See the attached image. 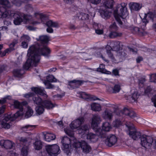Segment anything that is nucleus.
Returning <instances> with one entry per match:
<instances>
[{
    "mask_svg": "<svg viewBox=\"0 0 156 156\" xmlns=\"http://www.w3.org/2000/svg\"><path fill=\"white\" fill-rule=\"evenodd\" d=\"M37 40L41 44H40L37 43L29 48L27 54L29 58L23 65L26 69H28L32 66H36L40 62L41 55L48 57L50 56L51 50L47 45L50 40V37L46 35H41Z\"/></svg>",
    "mask_w": 156,
    "mask_h": 156,
    "instance_id": "1",
    "label": "nucleus"
},
{
    "mask_svg": "<svg viewBox=\"0 0 156 156\" xmlns=\"http://www.w3.org/2000/svg\"><path fill=\"white\" fill-rule=\"evenodd\" d=\"M0 2L4 6L0 8V18H5L8 16H13L14 23L16 25H19L22 22L25 23H30V20L32 18L31 16L26 15L20 12L14 13L13 11L6 9V8H9L12 6V4L8 0H0Z\"/></svg>",
    "mask_w": 156,
    "mask_h": 156,
    "instance_id": "2",
    "label": "nucleus"
},
{
    "mask_svg": "<svg viewBox=\"0 0 156 156\" xmlns=\"http://www.w3.org/2000/svg\"><path fill=\"white\" fill-rule=\"evenodd\" d=\"M126 5L127 4L124 3H122L120 5L117 6L116 10L114 11V14L115 19L120 25L122 24L120 18L123 19V16L127 13Z\"/></svg>",
    "mask_w": 156,
    "mask_h": 156,
    "instance_id": "3",
    "label": "nucleus"
},
{
    "mask_svg": "<svg viewBox=\"0 0 156 156\" xmlns=\"http://www.w3.org/2000/svg\"><path fill=\"white\" fill-rule=\"evenodd\" d=\"M31 90L35 93V94L32 98V100L34 104L37 105H42L43 101L42 99L37 95L38 94L44 96L45 95L44 89L41 87H32L31 88Z\"/></svg>",
    "mask_w": 156,
    "mask_h": 156,
    "instance_id": "4",
    "label": "nucleus"
},
{
    "mask_svg": "<svg viewBox=\"0 0 156 156\" xmlns=\"http://www.w3.org/2000/svg\"><path fill=\"white\" fill-rule=\"evenodd\" d=\"M125 125L129 130L128 134L134 140H137L141 136V133L136 131L132 123L129 122H126Z\"/></svg>",
    "mask_w": 156,
    "mask_h": 156,
    "instance_id": "5",
    "label": "nucleus"
},
{
    "mask_svg": "<svg viewBox=\"0 0 156 156\" xmlns=\"http://www.w3.org/2000/svg\"><path fill=\"white\" fill-rule=\"evenodd\" d=\"M102 128L97 129H96V134L100 138L104 139L106 138L107 134L106 132L110 131L112 128L111 124L108 122H105L103 123L102 126Z\"/></svg>",
    "mask_w": 156,
    "mask_h": 156,
    "instance_id": "6",
    "label": "nucleus"
},
{
    "mask_svg": "<svg viewBox=\"0 0 156 156\" xmlns=\"http://www.w3.org/2000/svg\"><path fill=\"white\" fill-rule=\"evenodd\" d=\"M45 149L47 153L50 156H56L60 153L59 147L56 144L47 145Z\"/></svg>",
    "mask_w": 156,
    "mask_h": 156,
    "instance_id": "7",
    "label": "nucleus"
},
{
    "mask_svg": "<svg viewBox=\"0 0 156 156\" xmlns=\"http://www.w3.org/2000/svg\"><path fill=\"white\" fill-rule=\"evenodd\" d=\"M153 141V138L149 136L144 135L141 138V145L146 148L149 147L152 144H155V147L156 148V141H155L154 143Z\"/></svg>",
    "mask_w": 156,
    "mask_h": 156,
    "instance_id": "8",
    "label": "nucleus"
},
{
    "mask_svg": "<svg viewBox=\"0 0 156 156\" xmlns=\"http://www.w3.org/2000/svg\"><path fill=\"white\" fill-rule=\"evenodd\" d=\"M14 115L8 114L5 115L4 118L1 121L0 124V128L8 129L10 127V122L14 120Z\"/></svg>",
    "mask_w": 156,
    "mask_h": 156,
    "instance_id": "9",
    "label": "nucleus"
},
{
    "mask_svg": "<svg viewBox=\"0 0 156 156\" xmlns=\"http://www.w3.org/2000/svg\"><path fill=\"white\" fill-rule=\"evenodd\" d=\"M14 107L15 108L19 109V110L17 111V112L13 115L14 118L16 119L19 116L23 115V108L22 104L17 101H14Z\"/></svg>",
    "mask_w": 156,
    "mask_h": 156,
    "instance_id": "10",
    "label": "nucleus"
},
{
    "mask_svg": "<svg viewBox=\"0 0 156 156\" xmlns=\"http://www.w3.org/2000/svg\"><path fill=\"white\" fill-rule=\"evenodd\" d=\"M105 141V144L109 147H111L115 144L117 141V138L114 135H110L106 137Z\"/></svg>",
    "mask_w": 156,
    "mask_h": 156,
    "instance_id": "11",
    "label": "nucleus"
},
{
    "mask_svg": "<svg viewBox=\"0 0 156 156\" xmlns=\"http://www.w3.org/2000/svg\"><path fill=\"white\" fill-rule=\"evenodd\" d=\"M84 82L83 80H73L69 82L68 87L71 89L78 88Z\"/></svg>",
    "mask_w": 156,
    "mask_h": 156,
    "instance_id": "12",
    "label": "nucleus"
},
{
    "mask_svg": "<svg viewBox=\"0 0 156 156\" xmlns=\"http://www.w3.org/2000/svg\"><path fill=\"white\" fill-rule=\"evenodd\" d=\"M80 97L83 99L90 101H95L97 100H101L93 95H90L87 94L86 92H81L79 93Z\"/></svg>",
    "mask_w": 156,
    "mask_h": 156,
    "instance_id": "13",
    "label": "nucleus"
},
{
    "mask_svg": "<svg viewBox=\"0 0 156 156\" xmlns=\"http://www.w3.org/2000/svg\"><path fill=\"white\" fill-rule=\"evenodd\" d=\"M46 24L48 27V28L47 29V31L49 33H52L53 32V30L51 27H59L58 24L57 22H53L51 20L47 22Z\"/></svg>",
    "mask_w": 156,
    "mask_h": 156,
    "instance_id": "14",
    "label": "nucleus"
},
{
    "mask_svg": "<svg viewBox=\"0 0 156 156\" xmlns=\"http://www.w3.org/2000/svg\"><path fill=\"white\" fill-rule=\"evenodd\" d=\"M101 121L100 116L98 114L93 115L92 119L91 125L92 127L97 129L98 124Z\"/></svg>",
    "mask_w": 156,
    "mask_h": 156,
    "instance_id": "15",
    "label": "nucleus"
},
{
    "mask_svg": "<svg viewBox=\"0 0 156 156\" xmlns=\"http://www.w3.org/2000/svg\"><path fill=\"white\" fill-rule=\"evenodd\" d=\"M84 120L83 118H80L72 122L70 125V127L72 129H76L84 122Z\"/></svg>",
    "mask_w": 156,
    "mask_h": 156,
    "instance_id": "16",
    "label": "nucleus"
},
{
    "mask_svg": "<svg viewBox=\"0 0 156 156\" xmlns=\"http://www.w3.org/2000/svg\"><path fill=\"white\" fill-rule=\"evenodd\" d=\"M14 144L13 143L12 141L9 140H2L0 141V145L2 147L7 149H12Z\"/></svg>",
    "mask_w": 156,
    "mask_h": 156,
    "instance_id": "17",
    "label": "nucleus"
},
{
    "mask_svg": "<svg viewBox=\"0 0 156 156\" xmlns=\"http://www.w3.org/2000/svg\"><path fill=\"white\" fill-rule=\"evenodd\" d=\"M18 43V40L14 39L11 43L9 45V48H7L2 52L1 54L2 56H4L5 55L6 53H9L12 51L14 50V47L15 45Z\"/></svg>",
    "mask_w": 156,
    "mask_h": 156,
    "instance_id": "18",
    "label": "nucleus"
},
{
    "mask_svg": "<svg viewBox=\"0 0 156 156\" xmlns=\"http://www.w3.org/2000/svg\"><path fill=\"white\" fill-rule=\"evenodd\" d=\"M35 15L36 17L38 19V22L34 21L32 23L33 25L40 23L41 22H42L44 23L48 19L47 16L42 14L36 13L35 14Z\"/></svg>",
    "mask_w": 156,
    "mask_h": 156,
    "instance_id": "19",
    "label": "nucleus"
},
{
    "mask_svg": "<svg viewBox=\"0 0 156 156\" xmlns=\"http://www.w3.org/2000/svg\"><path fill=\"white\" fill-rule=\"evenodd\" d=\"M41 105L44 108H46L47 109H52L55 106V105L51 101L49 100H45L43 101Z\"/></svg>",
    "mask_w": 156,
    "mask_h": 156,
    "instance_id": "20",
    "label": "nucleus"
},
{
    "mask_svg": "<svg viewBox=\"0 0 156 156\" xmlns=\"http://www.w3.org/2000/svg\"><path fill=\"white\" fill-rule=\"evenodd\" d=\"M43 134L44 137L45 141L50 142L52 140H54L55 138V136L53 134L49 133L47 132H43Z\"/></svg>",
    "mask_w": 156,
    "mask_h": 156,
    "instance_id": "21",
    "label": "nucleus"
},
{
    "mask_svg": "<svg viewBox=\"0 0 156 156\" xmlns=\"http://www.w3.org/2000/svg\"><path fill=\"white\" fill-rule=\"evenodd\" d=\"M129 5L131 10L138 11L139 10L142 6L141 4L135 3L131 2L129 4Z\"/></svg>",
    "mask_w": 156,
    "mask_h": 156,
    "instance_id": "22",
    "label": "nucleus"
},
{
    "mask_svg": "<svg viewBox=\"0 0 156 156\" xmlns=\"http://www.w3.org/2000/svg\"><path fill=\"white\" fill-rule=\"evenodd\" d=\"M81 149L83 151L86 153H88L91 151V148L90 146L85 141H82Z\"/></svg>",
    "mask_w": 156,
    "mask_h": 156,
    "instance_id": "23",
    "label": "nucleus"
},
{
    "mask_svg": "<svg viewBox=\"0 0 156 156\" xmlns=\"http://www.w3.org/2000/svg\"><path fill=\"white\" fill-rule=\"evenodd\" d=\"M120 43L119 41H113L111 42L110 45L112 47L113 50L118 51L120 49Z\"/></svg>",
    "mask_w": 156,
    "mask_h": 156,
    "instance_id": "24",
    "label": "nucleus"
},
{
    "mask_svg": "<svg viewBox=\"0 0 156 156\" xmlns=\"http://www.w3.org/2000/svg\"><path fill=\"white\" fill-rule=\"evenodd\" d=\"M98 137H100L96 134H95L92 133H89L87 135V138L93 142L96 141L98 139Z\"/></svg>",
    "mask_w": 156,
    "mask_h": 156,
    "instance_id": "25",
    "label": "nucleus"
},
{
    "mask_svg": "<svg viewBox=\"0 0 156 156\" xmlns=\"http://www.w3.org/2000/svg\"><path fill=\"white\" fill-rule=\"evenodd\" d=\"M102 116L105 119L111 120L113 116L112 112L109 110L106 109L103 112Z\"/></svg>",
    "mask_w": 156,
    "mask_h": 156,
    "instance_id": "26",
    "label": "nucleus"
},
{
    "mask_svg": "<svg viewBox=\"0 0 156 156\" xmlns=\"http://www.w3.org/2000/svg\"><path fill=\"white\" fill-rule=\"evenodd\" d=\"M120 86L118 84H116L113 87H108L107 90L109 92L113 93H116L120 91Z\"/></svg>",
    "mask_w": 156,
    "mask_h": 156,
    "instance_id": "27",
    "label": "nucleus"
},
{
    "mask_svg": "<svg viewBox=\"0 0 156 156\" xmlns=\"http://www.w3.org/2000/svg\"><path fill=\"white\" fill-rule=\"evenodd\" d=\"M102 2L104 6L107 8H112L113 6V0H103Z\"/></svg>",
    "mask_w": 156,
    "mask_h": 156,
    "instance_id": "28",
    "label": "nucleus"
},
{
    "mask_svg": "<svg viewBox=\"0 0 156 156\" xmlns=\"http://www.w3.org/2000/svg\"><path fill=\"white\" fill-rule=\"evenodd\" d=\"M88 125L87 124L84 125L78 129V133L82 135H84L86 133V132L88 130Z\"/></svg>",
    "mask_w": 156,
    "mask_h": 156,
    "instance_id": "29",
    "label": "nucleus"
},
{
    "mask_svg": "<svg viewBox=\"0 0 156 156\" xmlns=\"http://www.w3.org/2000/svg\"><path fill=\"white\" fill-rule=\"evenodd\" d=\"M91 109L94 111H100L101 110L100 105L95 103H93L90 105Z\"/></svg>",
    "mask_w": 156,
    "mask_h": 156,
    "instance_id": "30",
    "label": "nucleus"
},
{
    "mask_svg": "<svg viewBox=\"0 0 156 156\" xmlns=\"http://www.w3.org/2000/svg\"><path fill=\"white\" fill-rule=\"evenodd\" d=\"M24 73L23 69H15L13 71V74L15 76L17 77H21Z\"/></svg>",
    "mask_w": 156,
    "mask_h": 156,
    "instance_id": "31",
    "label": "nucleus"
},
{
    "mask_svg": "<svg viewBox=\"0 0 156 156\" xmlns=\"http://www.w3.org/2000/svg\"><path fill=\"white\" fill-rule=\"evenodd\" d=\"M34 149L37 150H39L42 148V143L40 140L36 141L34 143Z\"/></svg>",
    "mask_w": 156,
    "mask_h": 156,
    "instance_id": "32",
    "label": "nucleus"
},
{
    "mask_svg": "<svg viewBox=\"0 0 156 156\" xmlns=\"http://www.w3.org/2000/svg\"><path fill=\"white\" fill-rule=\"evenodd\" d=\"M100 14L102 17L105 19L107 18L110 15L109 12L107 10H101L100 11Z\"/></svg>",
    "mask_w": 156,
    "mask_h": 156,
    "instance_id": "33",
    "label": "nucleus"
},
{
    "mask_svg": "<svg viewBox=\"0 0 156 156\" xmlns=\"http://www.w3.org/2000/svg\"><path fill=\"white\" fill-rule=\"evenodd\" d=\"M122 35L121 33H118L116 32H111L109 34V37L111 38H114L118 37H120Z\"/></svg>",
    "mask_w": 156,
    "mask_h": 156,
    "instance_id": "34",
    "label": "nucleus"
},
{
    "mask_svg": "<svg viewBox=\"0 0 156 156\" xmlns=\"http://www.w3.org/2000/svg\"><path fill=\"white\" fill-rule=\"evenodd\" d=\"M44 108L41 105L37 106L35 108V110L37 113L39 115L42 114L44 111Z\"/></svg>",
    "mask_w": 156,
    "mask_h": 156,
    "instance_id": "35",
    "label": "nucleus"
},
{
    "mask_svg": "<svg viewBox=\"0 0 156 156\" xmlns=\"http://www.w3.org/2000/svg\"><path fill=\"white\" fill-rule=\"evenodd\" d=\"M138 98V96L137 92H134L132 95H129L128 97V98L130 99V101L131 102H133L136 101Z\"/></svg>",
    "mask_w": 156,
    "mask_h": 156,
    "instance_id": "36",
    "label": "nucleus"
},
{
    "mask_svg": "<svg viewBox=\"0 0 156 156\" xmlns=\"http://www.w3.org/2000/svg\"><path fill=\"white\" fill-rule=\"evenodd\" d=\"M34 111L32 108L30 107H28L27 108V111L26 113L25 117L26 118L31 116L33 114Z\"/></svg>",
    "mask_w": 156,
    "mask_h": 156,
    "instance_id": "37",
    "label": "nucleus"
},
{
    "mask_svg": "<svg viewBox=\"0 0 156 156\" xmlns=\"http://www.w3.org/2000/svg\"><path fill=\"white\" fill-rule=\"evenodd\" d=\"M150 18L151 19V17L150 16L149 13L147 14H145L144 18L142 19L143 25L145 27L147 24L148 23V18Z\"/></svg>",
    "mask_w": 156,
    "mask_h": 156,
    "instance_id": "38",
    "label": "nucleus"
},
{
    "mask_svg": "<svg viewBox=\"0 0 156 156\" xmlns=\"http://www.w3.org/2000/svg\"><path fill=\"white\" fill-rule=\"evenodd\" d=\"M117 55L120 60H123L125 59L126 54L124 51L121 50L117 52Z\"/></svg>",
    "mask_w": 156,
    "mask_h": 156,
    "instance_id": "39",
    "label": "nucleus"
},
{
    "mask_svg": "<svg viewBox=\"0 0 156 156\" xmlns=\"http://www.w3.org/2000/svg\"><path fill=\"white\" fill-rule=\"evenodd\" d=\"M28 152V148L27 146H24L21 151V155L22 156H27Z\"/></svg>",
    "mask_w": 156,
    "mask_h": 156,
    "instance_id": "40",
    "label": "nucleus"
},
{
    "mask_svg": "<svg viewBox=\"0 0 156 156\" xmlns=\"http://www.w3.org/2000/svg\"><path fill=\"white\" fill-rule=\"evenodd\" d=\"M47 81L45 82H57V80L52 75H49L47 77Z\"/></svg>",
    "mask_w": 156,
    "mask_h": 156,
    "instance_id": "41",
    "label": "nucleus"
},
{
    "mask_svg": "<svg viewBox=\"0 0 156 156\" xmlns=\"http://www.w3.org/2000/svg\"><path fill=\"white\" fill-rule=\"evenodd\" d=\"M35 126L32 125H27L21 127V129L23 131L27 130H30L32 129L33 128L35 127Z\"/></svg>",
    "mask_w": 156,
    "mask_h": 156,
    "instance_id": "42",
    "label": "nucleus"
},
{
    "mask_svg": "<svg viewBox=\"0 0 156 156\" xmlns=\"http://www.w3.org/2000/svg\"><path fill=\"white\" fill-rule=\"evenodd\" d=\"M62 144L63 146L62 149L64 152L67 154V155H68L70 152L69 149L70 144Z\"/></svg>",
    "mask_w": 156,
    "mask_h": 156,
    "instance_id": "43",
    "label": "nucleus"
},
{
    "mask_svg": "<svg viewBox=\"0 0 156 156\" xmlns=\"http://www.w3.org/2000/svg\"><path fill=\"white\" fill-rule=\"evenodd\" d=\"M107 53L109 57L111 59L113 62L115 63L117 62V61L113 56V55L111 51H108Z\"/></svg>",
    "mask_w": 156,
    "mask_h": 156,
    "instance_id": "44",
    "label": "nucleus"
},
{
    "mask_svg": "<svg viewBox=\"0 0 156 156\" xmlns=\"http://www.w3.org/2000/svg\"><path fill=\"white\" fill-rule=\"evenodd\" d=\"M62 144H70L71 141L70 139L67 137H64L62 140Z\"/></svg>",
    "mask_w": 156,
    "mask_h": 156,
    "instance_id": "45",
    "label": "nucleus"
},
{
    "mask_svg": "<svg viewBox=\"0 0 156 156\" xmlns=\"http://www.w3.org/2000/svg\"><path fill=\"white\" fill-rule=\"evenodd\" d=\"M152 90V89L150 86H148L145 90L144 93L145 94L147 95L148 97H149L151 94V92Z\"/></svg>",
    "mask_w": 156,
    "mask_h": 156,
    "instance_id": "46",
    "label": "nucleus"
},
{
    "mask_svg": "<svg viewBox=\"0 0 156 156\" xmlns=\"http://www.w3.org/2000/svg\"><path fill=\"white\" fill-rule=\"evenodd\" d=\"M130 29L133 34H138L139 32V28L137 27H131Z\"/></svg>",
    "mask_w": 156,
    "mask_h": 156,
    "instance_id": "47",
    "label": "nucleus"
},
{
    "mask_svg": "<svg viewBox=\"0 0 156 156\" xmlns=\"http://www.w3.org/2000/svg\"><path fill=\"white\" fill-rule=\"evenodd\" d=\"M21 40L24 41L28 42L30 40V38L27 35H23L21 37Z\"/></svg>",
    "mask_w": 156,
    "mask_h": 156,
    "instance_id": "48",
    "label": "nucleus"
},
{
    "mask_svg": "<svg viewBox=\"0 0 156 156\" xmlns=\"http://www.w3.org/2000/svg\"><path fill=\"white\" fill-rule=\"evenodd\" d=\"M82 144V141L81 142H75L73 145V147L76 148H79L80 147L81 148Z\"/></svg>",
    "mask_w": 156,
    "mask_h": 156,
    "instance_id": "49",
    "label": "nucleus"
},
{
    "mask_svg": "<svg viewBox=\"0 0 156 156\" xmlns=\"http://www.w3.org/2000/svg\"><path fill=\"white\" fill-rule=\"evenodd\" d=\"M64 131L69 136L71 137H73L74 136L73 132L70 129H65Z\"/></svg>",
    "mask_w": 156,
    "mask_h": 156,
    "instance_id": "50",
    "label": "nucleus"
},
{
    "mask_svg": "<svg viewBox=\"0 0 156 156\" xmlns=\"http://www.w3.org/2000/svg\"><path fill=\"white\" fill-rule=\"evenodd\" d=\"M150 80L151 82L156 83V74L150 75Z\"/></svg>",
    "mask_w": 156,
    "mask_h": 156,
    "instance_id": "51",
    "label": "nucleus"
},
{
    "mask_svg": "<svg viewBox=\"0 0 156 156\" xmlns=\"http://www.w3.org/2000/svg\"><path fill=\"white\" fill-rule=\"evenodd\" d=\"M122 122L119 119H117L114 122L113 124L114 126L115 127H118L120 125H121Z\"/></svg>",
    "mask_w": 156,
    "mask_h": 156,
    "instance_id": "52",
    "label": "nucleus"
},
{
    "mask_svg": "<svg viewBox=\"0 0 156 156\" xmlns=\"http://www.w3.org/2000/svg\"><path fill=\"white\" fill-rule=\"evenodd\" d=\"M105 70V66L103 64L100 65L99 67L97 69V71L99 72L103 73Z\"/></svg>",
    "mask_w": 156,
    "mask_h": 156,
    "instance_id": "53",
    "label": "nucleus"
},
{
    "mask_svg": "<svg viewBox=\"0 0 156 156\" xmlns=\"http://www.w3.org/2000/svg\"><path fill=\"white\" fill-rule=\"evenodd\" d=\"M130 111L127 108H124L122 111H121V113L126 115H129Z\"/></svg>",
    "mask_w": 156,
    "mask_h": 156,
    "instance_id": "54",
    "label": "nucleus"
},
{
    "mask_svg": "<svg viewBox=\"0 0 156 156\" xmlns=\"http://www.w3.org/2000/svg\"><path fill=\"white\" fill-rule=\"evenodd\" d=\"M12 2L16 6H19L21 5L22 2L20 0H12Z\"/></svg>",
    "mask_w": 156,
    "mask_h": 156,
    "instance_id": "55",
    "label": "nucleus"
},
{
    "mask_svg": "<svg viewBox=\"0 0 156 156\" xmlns=\"http://www.w3.org/2000/svg\"><path fill=\"white\" fill-rule=\"evenodd\" d=\"M44 84L46 86L47 89H52L54 87L53 85L50 83V82H44Z\"/></svg>",
    "mask_w": 156,
    "mask_h": 156,
    "instance_id": "56",
    "label": "nucleus"
},
{
    "mask_svg": "<svg viewBox=\"0 0 156 156\" xmlns=\"http://www.w3.org/2000/svg\"><path fill=\"white\" fill-rule=\"evenodd\" d=\"M35 93L33 92H29L24 95V97L26 98H29L32 97V98L34 96Z\"/></svg>",
    "mask_w": 156,
    "mask_h": 156,
    "instance_id": "57",
    "label": "nucleus"
},
{
    "mask_svg": "<svg viewBox=\"0 0 156 156\" xmlns=\"http://www.w3.org/2000/svg\"><path fill=\"white\" fill-rule=\"evenodd\" d=\"M145 27L143 28V29H139V32L138 34H142L143 35H144L145 34H146V32L145 31Z\"/></svg>",
    "mask_w": 156,
    "mask_h": 156,
    "instance_id": "58",
    "label": "nucleus"
},
{
    "mask_svg": "<svg viewBox=\"0 0 156 156\" xmlns=\"http://www.w3.org/2000/svg\"><path fill=\"white\" fill-rule=\"evenodd\" d=\"M89 18V15L87 14L83 13L81 19L82 20H87Z\"/></svg>",
    "mask_w": 156,
    "mask_h": 156,
    "instance_id": "59",
    "label": "nucleus"
},
{
    "mask_svg": "<svg viewBox=\"0 0 156 156\" xmlns=\"http://www.w3.org/2000/svg\"><path fill=\"white\" fill-rule=\"evenodd\" d=\"M128 116L131 118H133L136 116V115L133 111H131Z\"/></svg>",
    "mask_w": 156,
    "mask_h": 156,
    "instance_id": "60",
    "label": "nucleus"
},
{
    "mask_svg": "<svg viewBox=\"0 0 156 156\" xmlns=\"http://www.w3.org/2000/svg\"><path fill=\"white\" fill-rule=\"evenodd\" d=\"M27 42L25 41H23L22 42L21 44V46L23 48H27L28 47Z\"/></svg>",
    "mask_w": 156,
    "mask_h": 156,
    "instance_id": "61",
    "label": "nucleus"
},
{
    "mask_svg": "<svg viewBox=\"0 0 156 156\" xmlns=\"http://www.w3.org/2000/svg\"><path fill=\"white\" fill-rule=\"evenodd\" d=\"M95 30L96 33L98 34H101L103 33V30L101 29H96Z\"/></svg>",
    "mask_w": 156,
    "mask_h": 156,
    "instance_id": "62",
    "label": "nucleus"
},
{
    "mask_svg": "<svg viewBox=\"0 0 156 156\" xmlns=\"http://www.w3.org/2000/svg\"><path fill=\"white\" fill-rule=\"evenodd\" d=\"M106 49L107 51V53L108 51H111L113 50L112 47L110 45H107L106 47Z\"/></svg>",
    "mask_w": 156,
    "mask_h": 156,
    "instance_id": "63",
    "label": "nucleus"
},
{
    "mask_svg": "<svg viewBox=\"0 0 156 156\" xmlns=\"http://www.w3.org/2000/svg\"><path fill=\"white\" fill-rule=\"evenodd\" d=\"M151 100L154 103V106L156 107V95L153 97L151 98Z\"/></svg>",
    "mask_w": 156,
    "mask_h": 156,
    "instance_id": "64",
    "label": "nucleus"
}]
</instances>
